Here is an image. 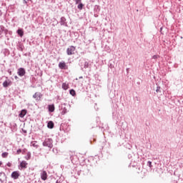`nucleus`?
I'll return each instance as SVG.
<instances>
[{
    "label": "nucleus",
    "instance_id": "nucleus-15",
    "mask_svg": "<svg viewBox=\"0 0 183 183\" xmlns=\"http://www.w3.org/2000/svg\"><path fill=\"white\" fill-rule=\"evenodd\" d=\"M25 159L29 161V159H31V152H28L26 156L25 157Z\"/></svg>",
    "mask_w": 183,
    "mask_h": 183
},
{
    "label": "nucleus",
    "instance_id": "nucleus-28",
    "mask_svg": "<svg viewBox=\"0 0 183 183\" xmlns=\"http://www.w3.org/2000/svg\"><path fill=\"white\" fill-rule=\"evenodd\" d=\"M1 165H2V162L0 161V167H1Z\"/></svg>",
    "mask_w": 183,
    "mask_h": 183
},
{
    "label": "nucleus",
    "instance_id": "nucleus-18",
    "mask_svg": "<svg viewBox=\"0 0 183 183\" xmlns=\"http://www.w3.org/2000/svg\"><path fill=\"white\" fill-rule=\"evenodd\" d=\"M78 9H82V8H84V4L80 3L78 6H77Z\"/></svg>",
    "mask_w": 183,
    "mask_h": 183
},
{
    "label": "nucleus",
    "instance_id": "nucleus-25",
    "mask_svg": "<svg viewBox=\"0 0 183 183\" xmlns=\"http://www.w3.org/2000/svg\"><path fill=\"white\" fill-rule=\"evenodd\" d=\"M7 167H11V163H8Z\"/></svg>",
    "mask_w": 183,
    "mask_h": 183
},
{
    "label": "nucleus",
    "instance_id": "nucleus-1",
    "mask_svg": "<svg viewBox=\"0 0 183 183\" xmlns=\"http://www.w3.org/2000/svg\"><path fill=\"white\" fill-rule=\"evenodd\" d=\"M44 147H48V148H52V139H46L43 142Z\"/></svg>",
    "mask_w": 183,
    "mask_h": 183
},
{
    "label": "nucleus",
    "instance_id": "nucleus-10",
    "mask_svg": "<svg viewBox=\"0 0 183 183\" xmlns=\"http://www.w3.org/2000/svg\"><path fill=\"white\" fill-rule=\"evenodd\" d=\"M21 168H26L28 167V163L26 161H22L20 163Z\"/></svg>",
    "mask_w": 183,
    "mask_h": 183
},
{
    "label": "nucleus",
    "instance_id": "nucleus-16",
    "mask_svg": "<svg viewBox=\"0 0 183 183\" xmlns=\"http://www.w3.org/2000/svg\"><path fill=\"white\" fill-rule=\"evenodd\" d=\"M8 155H9L8 152H4V153L1 154L2 158H7Z\"/></svg>",
    "mask_w": 183,
    "mask_h": 183
},
{
    "label": "nucleus",
    "instance_id": "nucleus-20",
    "mask_svg": "<svg viewBox=\"0 0 183 183\" xmlns=\"http://www.w3.org/2000/svg\"><path fill=\"white\" fill-rule=\"evenodd\" d=\"M147 164H148L149 168H152V162H148Z\"/></svg>",
    "mask_w": 183,
    "mask_h": 183
},
{
    "label": "nucleus",
    "instance_id": "nucleus-5",
    "mask_svg": "<svg viewBox=\"0 0 183 183\" xmlns=\"http://www.w3.org/2000/svg\"><path fill=\"white\" fill-rule=\"evenodd\" d=\"M12 85V81L11 80H6L3 82L4 88H8V86H11Z\"/></svg>",
    "mask_w": 183,
    "mask_h": 183
},
{
    "label": "nucleus",
    "instance_id": "nucleus-30",
    "mask_svg": "<svg viewBox=\"0 0 183 183\" xmlns=\"http://www.w3.org/2000/svg\"><path fill=\"white\" fill-rule=\"evenodd\" d=\"M56 183H60L59 182L56 181Z\"/></svg>",
    "mask_w": 183,
    "mask_h": 183
},
{
    "label": "nucleus",
    "instance_id": "nucleus-32",
    "mask_svg": "<svg viewBox=\"0 0 183 183\" xmlns=\"http://www.w3.org/2000/svg\"><path fill=\"white\" fill-rule=\"evenodd\" d=\"M72 161H74V159H71V162H72Z\"/></svg>",
    "mask_w": 183,
    "mask_h": 183
},
{
    "label": "nucleus",
    "instance_id": "nucleus-4",
    "mask_svg": "<svg viewBox=\"0 0 183 183\" xmlns=\"http://www.w3.org/2000/svg\"><path fill=\"white\" fill-rule=\"evenodd\" d=\"M41 178L43 181H46L48 179V174L46 171H42L41 173Z\"/></svg>",
    "mask_w": 183,
    "mask_h": 183
},
{
    "label": "nucleus",
    "instance_id": "nucleus-3",
    "mask_svg": "<svg viewBox=\"0 0 183 183\" xmlns=\"http://www.w3.org/2000/svg\"><path fill=\"white\" fill-rule=\"evenodd\" d=\"M17 74L19 76H24L26 74V71H25V69L19 68L18 69Z\"/></svg>",
    "mask_w": 183,
    "mask_h": 183
},
{
    "label": "nucleus",
    "instance_id": "nucleus-9",
    "mask_svg": "<svg viewBox=\"0 0 183 183\" xmlns=\"http://www.w3.org/2000/svg\"><path fill=\"white\" fill-rule=\"evenodd\" d=\"M59 68H60V69H66V64H65L64 61L60 62L59 64Z\"/></svg>",
    "mask_w": 183,
    "mask_h": 183
},
{
    "label": "nucleus",
    "instance_id": "nucleus-8",
    "mask_svg": "<svg viewBox=\"0 0 183 183\" xmlns=\"http://www.w3.org/2000/svg\"><path fill=\"white\" fill-rule=\"evenodd\" d=\"M28 111H26V109H22L20 112V114H19V117L20 118H24V117H25L27 114Z\"/></svg>",
    "mask_w": 183,
    "mask_h": 183
},
{
    "label": "nucleus",
    "instance_id": "nucleus-21",
    "mask_svg": "<svg viewBox=\"0 0 183 183\" xmlns=\"http://www.w3.org/2000/svg\"><path fill=\"white\" fill-rule=\"evenodd\" d=\"M31 144H32V147H38V145L36 144V142H32Z\"/></svg>",
    "mask_w": 183,
    "mask_h": 183
},
{
    "label": "nucleus",
    "instance_id": "nucleus-26",
    "mask_svg": "<svg viewBox=\"0 0 183 183\" xmlns=\"http://www.w3.org/2000/svg\"><path fill=\"white\" fill-rule=\"evenodd\" d=\"M14 78H15V79H18V76H15Z\"/></svg>",
    "mask_w": 183,
    "mask_h": 183
},
{
    "label": "nucleus",
    "instance_id": "nucleus-14",
    "mask_svg": "<svg viewBox=\"0 0 183 183\" xmlns=\"http://www.w3.org/2000/svg\"><path fill=\"white\" fill-rule=\"evenodd\" d=\"M62 88H63V89H64V91H66V89H68V88H69V85L66 83H63Z\"/></svg>",
    "mask_w": 183,
    "mask_h": 183
},
{
    "label": "nucleus",
    "instance_id": "nucleus-2",
    "mask_svg": "<svg viewBox=\"0 0 183 183\" xmlns=\"http://www.w3.org/2000/svg\"><path fill=\"white\" fill-rule=\"evenodd\" d=\"M75 46H70L69 48H67L66 49V53L67 55H74V52H75Z\"/></svg>",
    "mask_w": 183,
    "mask_h": 183
},
{
    "label": "nucleus",
    "instance_id": "nucleus-27",
    "mask_svg": "<svg viewBox=\"0 0 183 183\" xmlns=\"http://www.w3.org/2000/svg\"><path fill=\"white\" fill-rule=\"evenodd\" d=\"M25 151H26V149H23L22 152H25Z\"/></svg>",
    "mask_w": 183,
    "mask_h": 183
},
{
    "label": "nucleus",
    "instance_id": "nucleus-6",
    "mask_svg": "<svg viewBox=\"0 0 183 183\" xmlns=\"http://www.w3.org/2000/svg\"><path fill=\"white\" fill-rule=\"evenodd\" d=\"M19 172H13L11 173V178H13V179H18V178H19Z\"/></svg>",
    "mask_w": 183,
    "mask_h": 183
},
{
    "label": "nucleus",
    "instance_id": "nucleus-11",
    "mask_svg": "<svg viewBox=\"0 0 183 183\" xmlns=\"http://www.w3.org/2000/svg\"><path fill=\"white\" fill-rule=\"evenodd\" d=\"M49 112H54L55 111V106L54 104L49 105Z\"/></svg>",
    "mask_w": 183,
    "mask_h": 183
},
{
    "label": "nucleus",
    "instance_id": "nucleus-31",
    "mask_svg": "<svg viewBox=\"0 0 183 183\" xmlns=\"http://www.w3.org/2000/svg\"><path fill=\"white\" fill-rule=\"evenodd\" d=\"M11 74H12V72H11V71H10V75H11Z\"/></svg>",
    "mask_w": 183,
    "mask_h": 183
},
{
    "label": "nucleus",
    "instance_id": "nucleus-23",
    "mask_svg": "<svg viewBox=\"0 0 183 183\" xmlns=\"http://www.w3.org/2000/svg\"><path fill=\"white\" fill-rule=\"evenodd\" d=\"M153 59H157V58H158V56H157V55H154V56H153Z\"/></svg>",
    "mask_w": 183,
    "mask_h": 183
},
{
    "label": "nucleus",
    "instance_id": "nucleus-7",
    "mask_svg": "<svg viewBox=\"0 0 183 183\" xmlns=\"http://www.w3.org/2000/svg\"><path fill=\"white\" fill-rule=\"evenodd\" d=\"M41 97H42V94L39 92H36L33 98H34V99H36V101H39V99H41Z\"/></svg>",
    "mask_w": 183,
    "mask_h": 183
},
{
    "label": "nucleus",
    "instance_id": "nucleus-22",
    "mask_svg": "<svg viewBox=\"0 0 183 183\" xmlns=\"http://www.w3.org/2000/svg\"><path fill=\"white\" fill-rule=\"evenodd\" d=\"M76 4H81V0H76Z\"/></svg>",
    "mask_w": 183,
    "mask_h": 183
},
{
    "label": "nucleus",
    "instance_id": "nucleus-19",
    "mask_svg": "<svg viewBox=\"0 0 183 183\" xmlns=\"http://www.w3.org/2000/svg\"><path fill=\"white\" fill-rule=\"evenodd\" d=\"M21 152H22V150H21V149H18V150L16 151V154H17V155H19V154H21Z\"/></svg>",
    "mask_w": 183,
    "mask_h": 183
},
{
    "label": "nucleus",
    "instance_id": "nucleus-12",
    "mask_svg": "<svg viewBox=\"0 0 183 183\" xmlns=\"http://www.w3.org/2000/svg\"><path fill=\"white\" fill-rule=\"evenodd\" d=\"M17 34H18V35H19V36H20L21 38H22V36H24V30H22V29H18V30H17Z\"/></svg>",
    "mask_w": 183,
    "mask_h": 183
},
{
    "label": "nucleus",
    "instance_id": "nucleus-17",
    "mask_svg": "<svg viewBox=\"0 0 183 183\" xmlns=\"http://www.w3.org/2000/svg\"><path fill=\"white\" fill-rule=\"evenodd\" d=\"M76 94V93L75 92V90L74 89L70 90V95H72V97H75Z\"/></svg>",
    "mask_w": 183,
    "mask_h": 183
},
{
    "label": "nucleus",
    "instance_id": "nucleus-29",
    "mask_svg": "<svg viewBox=\"0 0 183 183\" xmlns=\"http://www.w3.org/2000/svg\"><path fill=\"white\" fill-rule=\"evenodd\" d=\"M79 79H82V76H80V77H79Z\"/></svg>",
    "mask_w": 183,
    "mask_h": 183
},
{
    "label": "nucleus",
    "instance_id": "nucleus-13",
    "mask_svg": "<svg viewBox=\"0 0 183 183\" xmlns=\"http://www.w3.org/2000/svg\"><path fill=\"white\" fill-rule=\"evenodd\" d=\"M47 127L50 129H52V128H54V122H52V121L49 122L48 124H47Z\"/></svg>",
    "mask_w": 183,
    "mask_h": 183
},
{
    "label": "nucleus",
    "instance_id": "nucleus-24",
    "mask_svg": "<svg viewBox=\"0 0 183 183\" xmlns=\"http://www.w3.org/2000/svg\"><path fill=\"white\" fill-rule=\"evenodd\" d=\"M61 114H62V115H65V114H66V110L62 112Z\"/></svg>",
    "mask_w": 183,
    "mask_h": 183
}]
</instances>
